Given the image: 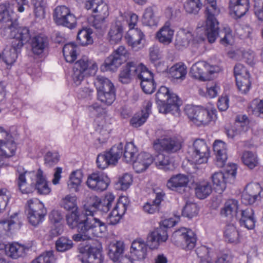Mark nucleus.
I'll use <instances>...</instances> for the list:
<instances>
[{
	"label": "nucleus",
	"mask_w": 263,
	"mask_h": 263,
	"mask_svg": "<svg viewBox=\"0 0 263 263\" xmlns=\"http://www.w3.org/2000/svg\"><path fill=\"white\" fill-rule=\"evenodd\" d=\"M85 8L93 13L89 17V25L97 30L104 27L105 19L109 15L108 7L102 0H88L85 3Z\"/></svg>",
	"instance_id": "5"
},
{
	"label": "nucleus",
	"mask_w": 263,
	"mask_h": 263,
	"mask_svg": "<svg viewBox=\"0 0 263 263\" xmlns=\"http://www.w3.org/2000/svg\"><path fill=\"white\" fill-rule=\"evenodd\" d=\"M173 221L165 220L163 225L160 226L153 231L151 232L147 238V242L152 249L157 248L161 242H165L168 238L167 228L174 226Z\"/></svg>",
	"instance_id": "15"
},
{
	"label": "nucleus",
	"mask_w": 263,
	"mask_h": 263,
	"mask_svg": "<svg viewBox=\"0 0 263 263\" xmlns=\"http://www.w3.org/2000/svg\"><path fill=\"white\" fill-rule=\"evenodd\" d=\"M174 33V30L171 27V23L167 21L157 33L156 36L161 43L167 45L172 42Z\"/></svg>",
	"instance_id": "35"
},
{
	"label": "nucleus",
	"mask_w": 263,
	"mask_h": 263,
	"mask_svg": "<svg viewBox=\"0 0 263 263\" xmlns=\"http://www.w3.org/2000/svg\"><path fill=\"white\" fill-rule=\"evenodd\" d=\"M53 17L55 23L58 25L70 29H73L76 26V16L71 12L69 8L65 6L57 7L54 10Z\"/></svg>",
	"instance_id": "14"
},
{
	"label": "nucleus",
	"mask_w": 263,
	"mask_h": 263,
	"mask_svg": "<svg viewBox=\"0 0 263 263\" xmlns=\"http://www.w3.org/2000/svg\"><path fill=\"white\" fill-rule=\"evenodd\" d=\"M6 253L9 257L16 259L24 254V249L18 243H11L6 246Z\"/></svg>",
	"instance_id": "46"
},
{
	"label": "nucleus",
	"mask_w": 263,
	"mask_h": 263,
	"mask_svg": "<svg viewBox=\"0 0 263 263\" xmlns=\"http://www.w3.org/2000/svg\"><path fill=\"white\" fill-rule=\"evenodd\" d=\"M204 16L206 18L205 32L208 41L210 43L215 42L217 30L218 22L216 18L220 12V9L217 6L216 0H206Z\"/></svg>",
	"instance_id": "6"
},
{
	"label": "nucleus",
	"mask_w": 263,
	"mask_h": 263,
	"mask_svg": "<svg viewBox=\"0 0 263 263\" xmlns=\"http://www.w3.org/2000/svg\"><path fill=\"white\" fill-rule=\"evenodd\" d=\"M163 196L164 194L162 193H157L154 200L147 202L143 206V210L144 212L149 214H153L158 212L159 211L160 205L163 200Z\"/></svg>",
	"instance_id": "39"
},
{
	"label": "nucleus",
	"mask_w": 263,
	"mask_h": 263,
	"mask_svg": "<svg viewBox=\"0 0 263 263\" xmlns=\"http://www.w3.org/2000/svg\"><path fill=\"white\" fill-rule=\"evenodd\" d=\"M201 6L200 0H186L184 8L187 13L196 14L200 10Z\"/></svg>",
	"instance_id": "56"
},
{
	"label": "nucleus",
	"mask_w": 263,
	"mask_h": 263,
	"mask_svg": "<svg viewBox=\"0 0 263 263\" xmlns=\"http://www.w3.org/2000/svg\"><path fill=\"white\" fill-rule=\"evenodd\" d=\"M123 25L120 20H116L111 23L108 33L109 41L112 44L119 43L122 39Z\"/></svg>",
	"instance_id": "33"
},
{
	"label": "nucleus",
	"mask_w": 263,
	"mask_h": 263,
	"mask_svg": "<svg viewBox=\"0 0 263 263\" xmlns=\"http://www.w3.org/2000/svg\"><path fill=\"white\" fill-rule=\"evenodd\" d=\"M199 210V208L196 203L191 201H186L182 210V214L183 216L191 219L198 215Z\"/></svg>",
	"instance_id": "50"
},
{
	"label": "nucleus",
	"mask_w": 263,
	"mask_h": 263,
	"mask_svg": "<svg viewBox=\"0 0 263 263\" xmlns=\"http://www.w3.org/2000/svg\"><path fill=\"white\" fill-rule=\"evenodd\" d=\"M79 258L82 263H102L103 257L100 249L97 247H90L85 252V248H80Z\"/></svg>",
	"instance_id": "25"
},
{
	"label": "nucleus",
	"mask_w": 263,
	"mask_h": 263,
	"mask_svg": "<svg viewBox=\"0 0 263 263\" xmlns=\"http://www.w3.org/2000/svg\"><path fill=\"white\" fill-rule=\"evenodd\" d=\"M189 182L187 176L179 174L172 176L168 180L166 185L168 189L182 193L184 192Z\"/></svg>",
	"instance_id": "26"
},
{
	"label": "nucleus",
	"mask_w": 263,
	"mask_h": 263,
	"mask_svg": "<svg viewBox=\"0 0 263 263\" xmlns=\"http://www.w3.org/2000/svg\"><path fill=\"white\" fill-rule=\"evenodd\" d=\"M17 144L15 138L9 131L0 126V155L5 159L15 155Z\"/></svg>",
	"instance_id": "11"
},
{
	"label": "nucleus",
	"mask_w": 263,
	"mask_h": 263,
	"mask_svg": "<svg viewBox=\"0 0 263 263\" xmlns=\"http://www.w3.org/2000/svg\"><path fill=\"white\" fill-rule=\"evenodd\" d=\"M184 112L189 119L197 126H205L217 119L216 110L214 108H203L187 105Z\"/></svg>",
	"instance_id": "7"
},
{
	"label": "nucleus",
	"mask_w": 263,
	"mask_h": 263,
	"mask_svg": "<svg viewBox=\"0 0 263 263\" xmlns=\"http://www.w3.org/2000/svg\"><path fill=\"white\" fill-rule=\"evenodd\" d=\"M77 46L73 43H69L64 45L63 53L66 62H73L77 59Z\"/></svg>",
	"instance_id": "43"
},
{
	"label": "nucleus",
	"mask_w": 263,
	"mask_h": 263,
	"mask_svg": "<svg viewBox=\"0 0 263 263\" xmlns=\"http://www.w3.org/2000/svg\"><path fill=\"white\" fill-rule=\"evenodd\" d=\"M147 246L141 239L134 240L131 246V253L138 259H144L147 255Z\"/></svg>",
	"instance_id": "36"
},
{
	"label": "nucleus",
	"mask_w": 263,
	"mask_h": 263,
	"mask_svg": "<svg viewBox=\"0 0 263 263\" xmlns=\"http://www.w3.org/2000/svg\"><path fill=\"white\" fill-rule=\"evenodd\" d=\"M124 243L123 241H118L116 243H111L108 246V254L109 258L114 262L122 258L124 251Z\"/></svg>",
	"instance_id": "37"
},
{
	"label": "nucleus",
	"mask_w": 263,
	"mask_h": 263,
	"mask_svg": "<svg viewBox=\"0 0 263 263\" xmlns=\"http://www.w3.org/2000/svg\"><path fill=\"white\" fill-rule=\"evenodd\" d=\"M218 30L219 28L217 30V34L216 36L219 34V36L220 37V44L224 46L232 44L233 42V37L230 28H224L223 29L221 30L219 32V33H218ZM216 37H216L215 40L216 39Z\"/></svg>",
	"instance_id": "52"
},
{
	"label": "nucleus",
	"mask_w": 263,
	"mask_h": 263,
	"mask_svg": "<svg viewBox=\"0 0 263 263\" xmlns=\"http://www.w3.org/2000/svg\"><path fill=\"white\" fill-rule=\"evenodd\" d=\"M94 83L97 89V92L101 91V89L103 90L105 88L113 85V84L109 79L100 76L96 78Z\"/></svg>",
	"instance_id": "59"
},
{
	"label": "nucleus",
	"mask_w": 263,
	"mask_h": 263,
	"mask_svg": "<svg viewBox=\"0 0 263 263\" xmlns=\"http://www.w3.org/2000/svg\"><path fill=\"white\" fill-rule=\"evenodd\" d=\"M143 23L150 26L156 25V21L153 9L151 7L145 9L143 16Z\"/></svg>",
	"instance_id": "58"
},
{
	"label": "nucleus",
	"mask_w": 263,
	"mask_h": 263,
	"mask_svg": "<svg viewBox=\"0 0 263 263\" xmlns=\"http://www.w3.org/2000/svg\"><path fill=\"white\" fill-rule=\"evenodd\" d=\"M11 36L13 37L11 47L5 49L2 55L4 62L10 66L15 63L21 49L30 39V34L28 28L22 27L19 28L14 35L11 34Z\"/></svg>",
	"instance_id": "3"
},
{
	"label": "nucleus",
	"mask_w": 263,
	"mask_h": 263,
	"mask_svg": "<svg viewBox=\"0 0 263 263\" xmlns=\"http://www.w3.org/2000/svg\"><path fill=\"white\" fill-rule=\"evenodd\" d=\"M243 163L249 168L252 170L259 165V159L257 155L251 151H245L241 156Z\"/></svg>",
	"instance_id": "41"
},
{
	"label": "nucleus",
	"mask_w": 263,
	"mask_h": 263,
	"mask_svg": "<svg viewBox=\"0 0 263 263\" xmlns=\"http://www.w3.org/2000/svg\"><path fill=\"white\" fill-rule=\"evenodd\" d=\"M236 175V168L234 166L232 171H228L226 174L221 171L213 173L211 179L214 188L217 192L221 193L226 189L228 179L230 176L234 179Z\"/></svg>",
	"instance_id": "21"
},
{
	"label": "nucleus",
	"mask_w": 263,
	"mask_h": 263,
	"mask_svg": "<svg viewBox=\"0 0 263 263\" xmlns=\"http://www.w3.org/2000/svg\"><path fill=\"white\" fill-rule=\"evenodd\" d=\"M66 220L70 229L77 230V233L72 236L76 242L89 240L95 236L100 237L107 230L105 223L99 218L92 214L82 213L78 209L68 213Z\"/></svg>",
	"instance_id": "1"
},
{
	"label": "nucleus",
	"mask_w": 263,
	"mask_h": 263,
	"mask_svg": "<svg viewBox=\"0 0 263 263\" xmlns=\"http://www.w3.org/2000/svg\"><path fill=\"white\" fill-rule=\"evenodd\" d=\"M154 161L152 156L145 152L140 153L133 163L134 169L138 173H141L146 170Z\"/></svg>",
	"instance_id": "28"
},
{
	"label": "nucleus",
	"mask_w": 263,
	"mask_h": 263,
	"mask_svg": "<svg viewBox=\"0 0 263 263\" xmlns=\"http://www.w3.org/2000/svg\"><path fill=\"white\" fill-rule=\"evenodd\" d=\"M239 222L241 226L249 230L253 229L255 227L256 220L254 217V212L252 208H248L240 211Z\"/></svg>",
	"instance_id": "34"
},
{
	"label": "nucleus",
	"mask_w": 263,
	"mask_h": 263,
	"mask_svg": "<svg viewBox=\"0 0 263 263\" xmlns=\"http://www.w3.org/2000/svg\"><path fill=\"white\" fill-rule=\"evenodd\" d=\"M35 177L34 172H28L19 174L17 179V184L18 188L22 194H30L33 192L34 190V186L32 185L33 183L29 184L28 178H34Z\"/></svg>",
	"instance_id": "30"
},
{
	"label": "nucleus",
	"mask_w": 263,
	"mask_h": 263,
	"mask_svg": "<svg viewBox=\"0 0 263 263\" xmlns=\"http://www.w3.org/2000/svg\"><path fill=\"white\" fill-rule=\"evenodd\" d=\"M213 150L216 156V165L219 168L222 167L228 158L226 144L221 140H216L213 143Z\"/></svg>",
	"instance_id": "27"
},
{
	"label": "nucleus",
	"mask_w": 263,
	"mask_h": 263,
	"mask_svg": "<svg viewBox=\"0 0 263 263\" xmlns=\"http://www.w3.org/2000/svg\"><path fill=\"white\" fill-rule=\"evenodd\" d=\"M36 181L34 190L37 191L38 194L40 195H48L51 192V189L49 187L48 182L43 176V172L39 169L36 174Z\"/></svg>",
	"instance_id": "38"
},
{
	"label": "nucleus",
	"mask_w": 263,
	"mask_h": 263,
	"mask_svg": "<svg viewBox=\"0 0 263 263\" xmlns=\"http://www.w3.org/2000/svg\"><path fill=\"white\" fill-rule=\"evenodd\" d=\"M122 153L123 144L122 143L113 146L109 151L98 155L97 159L98 167L103 170L109 165L116 164Z\"/></svg>",
	"instance_id": "12"
},
{
	"label": "nucleus",
	"mask_w": 263,
	"mask_h": 263,
	"mask_svg": "<svg viewBox=\"0 0 263 263\" xmlns=\"http://www.w3.org/2000/svg\"><path fill=\"white\" fill-rule=\"evenodd\" d=\"M262 189L258 183H250L246 187L242 194V202L246 204H253L260 200Z\"/></svg>",
	"instance_id": "23"
},
{
	"label": "nucleus",
	"mask_w": 263,
	"mask_h": 263,
	"mask_svg": "<svg viewBox=\"0 0 263 263\" xmlns=\"http://www.w3.org/2000/svg\"><path fill=\"white\" fill-rule=\"evenodd\" d=\"M115 92L98 93V100L107 105H111L115 101Z\"/></svg>",
	"instance_id": "63"
},
{
	"label": "nucleus",
	"mask_w": 263,
	"mask_h": 263,
	"mask_svg": "<svg viewBox=\"0 0 263 263\" xmlns=\"http://www.w3.org/2000/svg\"><path fill=\"white\" fill-rule=\"evenodd\" d=\"M182 143V140L179 138L164 135L154 141L153 147L158 152L174 153L181 148Z\"/></svg>",
	"instance_id": "13"
},
{
	"label": "nucleus",
	"mask_w": 263,
	"mask_h": 263,
	"mask_svg": "<svg viewBox=\"0 0 263 263\" xmlns=\"http://www.w3.org/2000/svg\"><path fill=\"white\" fill-rule=\"evenodd\" d=\"M129 201L127 197L121 196L118 199L115 206L107 217L109 224L115 225L120 220L125 214Z\"/></svg>",
	"instance_id": "22"
},
{
	"label": "nucleus",
	"mask_w": 263,
	"mask_h": 263,
	"mask_svg": "<svg viewBox=\"0 0 263 263\" xmlns=\"http://www.w3.org/2000/svg\"><path fill=\"white\" fill-rule=\"evenodd\" d=\"M61 205L66 210L78 209L76 197L70 195H66L62 199Z\"/></svg>",
	"instance_id": "57"
},
{
	"label": "nucleus",
	"mask_w": 263,
	"mask_h": 263,
	"mask_svg": "<svg viewBox=\"0 0 263 263\" xmlns=\"http://www.w3.org/2000/svg\"><path fill=\"white\" fill-rule=\"evenodd\" d=\"M125 39L129 46L135 51H138L144 46L145 35L139 29H129L125 35Z\"/></svg>",
	"instance_id": "24"
},
{
	"label": "nucleus",
	"mask_w": 263,
	"mask_h": 263,
	"mask_svg": "<svg viewBox=\"0 0 263 263\" xmlns=\"http://www.w3.org/2000/svg\"><path fill=\"white\" fill-rule=\"evenodd\" d=\"M11 198V194L6 189H0V212L5 209Z\"/></svg>",
	"instance_id": "61"
},
{
	"label": "nucleus",
	"mask_w": 263,
	"mask_h": 263,
	"mask_svg": "<svg viewBox=\"0 0 263 263\" xmlns=\"http://www.w3.org/2000/svg\"><path fill=\"white\" fill-rule=\"evenodd\" d=\"M224 237L229 242L236 243L238 241L239 233L233 224H229L227 226L224 231Z\"/></svg>",
	"instance_id": "53"
},
{
	"label": "nucleus",
	"mask_w": 263,
	"mask_h": 263,
	"mask_svg": "<svg viewBox=\"0 0 263 263\" xmlns=\"http://www.w3.org/2000/svg\"><path fill=\"white\" fill-rule=\"evenodd\" d=\"M192 36L191 33L181 32L176 35L175 40V47L178 49H182L189 46L190 40Z\"/></svg>",
	"instance_id": "48"
},
{
	"label": "nucleus",
	"mask_w": 263,
	"mask_h": 263,
	"mask_svg": "<svg viewBox=\"0 0 263 263\" xmlns=\"http://www.w3.org/2000/svg\"><path fill=\"white\" fill-rule=\"evenodd\" d=\"M175 235L178 237V246L185 251L193 249L196 243L195 234L190 229L182 228L176 231Z\"/></svg>",
	"instance_id": "17"
},
{
	"label": "nucleus",
	"mask_w": 263,
	"mask_h": 263,
	"mask_svg": "<svg viewBox=\"0 0 263 263\" xmlns=\"http://www.w3.org/2000/svg\"><path fill=\"white\" fill-rule=\"evenodd\" d=\"M83 174L81 171L77 170L73 171L70 174L69 180L68 182V186L70 189L74 192L78 191V187L82 182Z\"/></svg>",
	"instance_id": "45"
},
{
	"label": "nucleus",
	"mask_w": 263,
	"mask_h": 263,
	"mask_svg": "<svg viewBox=\"0 0 263 263\" xmlns=\"http://www.w3.org/2000/svg\"><path fill=\"white\" fill-rule=\"evenodd\" d=\"M91 34L92 31L90 28L81 29L78 33L77 41L82 46L91 44L93 43Z\"/></svg>",
	"instance_id": "44"
},
{
	"label": "nucleus",
	"mask_w": 263,
	"mask_h": 263,
	"mask_svg": "<svg viewBox=\"0 0 263 263\" xmlns=\"http://www.w3.org/2000/svg\"><path fill=\"white\" fill-rule=\"evenodd\" d=\"M109 182V178L106 175L97 172L88 175L86 184L89 189L92 190L102 192L107 188Z\"/></svg>",
	"instance_id": "20"
},
{
	"label": "nucleus",
	"mask_w": 263,
	"mask_h": 263,
	"mask_svg": "<svg viewBox=\"0 0 263 263\" xmlns=\"http://www.w3.org/2000/svg\"><path fill=\"white\" fill-rule=\"evenodd\" d=\"M13 6L9 2H5L0 4V23L4 27L2 28L1 34L6 36V32L12 33L18 27V23L14 18Z\"/></svg>",
	"instance_id": "9"
},
{
	"label": "nucleus",
	"mask_w": 263,
	"mask_h": 263,
	"mask_svg": "<svg viewBox=\"0 0 263 263\" xmlns=\"http://www.w3.org/2000/svg\"><path fill=\"white\" fill-rule=\"evenodd\" d=\"M156 166L159 169L164 170L165 171L170 170L171 163L168 156L162 154L157 155L155 159H154Z\"/></svg>",
	"instance_id": "55"
},
{
	"label": "nucleus",
	"mask_w": 263,
	"mask_h": 263,
	"mask_svg": "<svg viewBox=\"0 0 263 263\" xmlns=\"http://www.w3.org/2000/svg\"><path fill=\"white\" fill-rule=\"evenodd\" d=\"M48 37L43 34L34 36L31 39V47L32 52L36 55H41L48 48Z\"/></svg>",
	"instance_id": "31"
},
{
	"label": "nucleus",
	"mask_w": 263,
	"mask_h": 263,
	"mask_svg": "<svg viewBox=\"0 0 263 263\" xmlns=\"http://www.w3.org/2000/svg\"><path fill=\"white\" fill-rule=\"evenodd\" d=\"M54 257L52 252H47L33 259L31 263H53Z\"/></svg>",
	"instance_id": "60"
},
{
	"label": "nucleus",
	"mask_w": 263,
	"mask_h": 263,
	"mask_svg": "<svg viewBox=\"0 0 263 263\" xmlns=\"http://www.w3.org/2000/svg\"><path fill=\"white\" fill-rule=\"evenodd\" d=\"M212 192V188L210 183L203 181L196 184L195 194L200 199H203L208 197Z\"/></svg>",
	"instance_id": "40"
},
{
	"label": "nucleus",
	"mask_w": 263,
	"mask_h": 263,
	"mask_svg": "<svg viewBox=\"0 0 263 263\" xmlns=\"http://www.w3.org/2000/svg\"><path fill=\"white\" fill-rule=\"evenodd\" d=\"M250 78V75L236 77V85L241 93L246 94L249 91L251 85Z\"/></svg>",
	"instance_id": "49"
},
{
	"label": "nucleus",
	"mask_w": 263,
	"mask_h": 263,
	"mask_svg": "<svg viewBox=\"0 0 263 263\" xmlns=\"http://www.w3.org/2000/svg\"><path fill=\"white\" fill-rule=\"evenodd\" d=\"M98 70L97 63L86 57H84L73 65L72 78L74 83L79 85L85 77L93 76Z\"/></svg>",
	"instance_id": "8"
},
{
	"label": "nucleus",
	"mask_w": 263,
	"mask_h": 263,
	"mask_svg": "<svg viewBox=\"0 0 263 263\" xmlns=\"http://www.w3.org/2000/svg\"><path fill=\"white\" fill-rule=\"evenodd\" d=\"M134 77L140 80L141 87L144 92L151 94L154 92L156 84L153 73L142 64L137 65L134 62H127L121 68L119 80L123 84H128Z\"/></svg>",
	"instance_id": "2"
},
{
	"label": "nucleus",
	"mask_w": 263,
	"mask_h": 263,
	"mask_svg": "<svg viewBox=\"0 0 263 263\" xmlns=\"http://www.w3.org/2000/svg\"><path fill=\"white\" fill-rule=\"evenodd\" d=\"M186 73V66L181 63L175 64L170 69V74L175 79L184 80Z\"/></svg>",
	"instance_id": "42"
},
{
	"label": "nucleus",
	"mask_w": 263,
	"mask_h": 263,
	"mask_svg": "<svg viewBox=\"0 0 263 263\" xmlns=\"http://www.w3.org/2000/svg\"><path fill=\"white\" fill-rule=\"evenodd\" d=\"M187 157L196 164L206 163L210 156V150L205 142L202 139H196L192 146L188 148Z\"/></svg>",
	"instance_id": "10"
},
{
	"label": "nucleus",
	"mask_w": 263,
	"mask_h": 263,
	"mask_svg": "<svg viewBox=\"0 0 263 263\" xmlns=\"http://www.w3.org/2000/svg\"><path fill=\"white\" fill-rule=\"evenodd\" d=\"M138 149L132 142L127 143L125 146L123 159L127 163H133L135 160Z\"/></svg>",
	"instance_id": "47"
},
{
	"label": "nucleus",
	"mask_w": 263,
	"mask_h": 263,
	"mask_svg": "<svg viewBox=\"0 0 263 263\" xmlns=\"http://www.w3.org/2000/svg\"><path fill=\"white\" fill-rule=\"evenodd\" d=\"M73 243L71 239L66 237H61L55 242V248L58 252H65L73 247Z\"/></svg>",
	"instance_id": "54"
},
{
	"label": "nucleus",
	"mask_w": 263,
	"mask_h": 263,
	"mask_svg": "<svg viewBox=\"0 0 263 263\" xmlns=\"http://www.w3.org/2000/svg\"><path fill=\"white\" fill-rule=\"evenodd\" d=\"M45 164L48 167L55 165L59 161V155L57 153L48 152L44 157Z\"/></svg>",
	"instance_id": "62"
},
{
	"label": "nucleus",
	"mask_w": 263,
	"mask_h": 263,
	"mask_svg": "<svg viewBox=\"0 0 263 263\" xmlns=\"http://www.w3.org/2000/svg\"><path fill=\"white\" fill-rule=\"evenodd\" d=\"M115 196L110 193L106 194L102 202L97 196H92L90 198L91 202L89 205V209L86 210L88 214H92L97 210H100L103 212H107L111 207L112 203L115 201Z\"/></svg>",
	"instance_id": "19"
},
{
	"label": "nucleus",
	"mask_w": 263,
	"mask_h": 263,
	"mask_svg": "<svg viewBox=\"0 0 263 263\" xmlns=\"http://www.w3.org/2000/svg\"><path fill=\"white\" fill-rule=\"evenodd\" d=\"M249 8V0L230 1L229 8L230 11L239 18L243 16L248 11Z\"/></svg>",
	"instance_id": "32"
},
{
	"label": "nucleus",
	"mask_w": 263,
	"mask_h": 263,
	"mask_svg": "<svg viewBox=\"0 0 263 263\" xmlns=\"http://www.w3.org/2000/svg\"><path fill=\"white\" fill-rule=\"evenodd\" d=\"M254 12L259 21H263V1H254Z\"/></svg>",
	"instance_id": "64"
},
{
	"label": "nucleus",
	"mask_w": 263,
	"mask_h": 263,
	"mask_svg": "<svg viewBox=\"0 0 263 263\" xmlns=\"http://www.w3.org/2000/svg\"><path fill=\"white\" fill-rule=\"evenodd\" d=\"M28 218L33 226L39 224L46 214V210L42 202L37 199H30L27 201Z\"/></svg>",
	"instance_id": "16"
},
{
	"label": "nucleus",
	"mask_w": 263,
	"mask_h": 263,
	"mask_svg": "<svg viewBox=\"0 0 263 263\" xmlns=\"http://www.w3.org/2000/svg\"><path fill=\"white\" fill-rule=\"evenodd\" d=\"M127 51L124 46H119L107 57L104 63L105 70L114 71L120 66L127 58Z\"/></svg>",
	"instance_id": "18"
},
{
	"label": "nucleus",
	"mask_w": 263,
	"mask_h": 263,
	"mask_svg": "<svg viewBox=\"0 0 263 263\" xmlns=\"http://www.w3.org/2000/svg\"><path fill=\"white\" fill-rule=\"evenodd\" d=\"M208 64L204 61H200L194 64L191 67V77L202 81H210L208 75Z\"/></svg>",
	"instance_id": "29"
},
{
	"label": "nucleus",
	"mask_w": 263,
	"mask_h": 263,
	"mask_svg": "<svg viewBox=\"0 0 263 263\" xmlns=\"http://www.w3.org/2000/svg\"><path fill=\"white\" fill-rule=\"evenodd\" d=\"M238 202L233 199H228L224 203L223 208L221 210V214L225 216H231L237 212Z\"/></svg>",
	"instance_id": "51"
},
{
	"label": "nucleus",
	"mask_w": 263,
	"mask_h": 263,
	"mask_svg": "<svg viewBox=\"0 0 263 263\" xmlns=\"http://www.w3.org/2000/svg\"><path fill=\"white\" fill-rule=\"evenodd\" d=\"M156 100L159 112L171 113L174 116L180 115V100L178 96L170 92L168 88L161 86L156 94Z\"/></svg>",
	"instance_id": "4"
}]
</instances>
